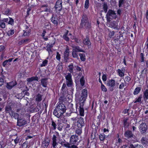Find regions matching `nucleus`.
I'll return each instance as SVG.
<instances>
[{"mask_svg":"<svg viewBox=\"0 0 148 148\" xmlns=\"http://www.w3.org/2000/svg\"><path fill=\"white\" fill-rule=\"evenodd\" d=\"M66 80V83H63L62 86L61 91L63 95H67L68 93L69 88L70 89V91L73 92V83L72 78V75L70 73H68L65 76Z\"/></svg>","mask_w":148,"mask_h":148,"instance_id":"1","label":"nucleus"},{"mask_svg":"<svg viewBox=\"0 0 148 148\" xmlns=\"http://www.w3.org/2000/svg\"><path fill=\"white\" fill-rule=\"evenodd\" d=\"M65 98L61 97L59 99V101L58 102L53 112V115L58 118L61 119L64 113L65 112L66 108L65 105L63 103Z\"/></svg>","mask_w":148,"mask_h":148,"instance_id":"2","label":"nucleus"},{"mask_svg":"<svg viewBox=\"0 0 148 148\" xmlns=\"http://www.w3.org/2000/svg\"><path fill=\"white\" fill-rule=\"evenodd\" d=\"M80 25L81 28L84 29L88 32L91 29V23L89 21L88 16L86 14H84L82 15Z\"/></svg>","mask_w":148,"mask_h":148,"instance_id":"3","label":"nucleus"},{"mask_svg":"<svg viewBox=\"0 0 148 148\" xmlns=\"http://www.w3.org/2000/svg\"><path fill=\"white\" fill-rule=\"evenodd\" d=\"M71 119L74 121L73 123L75 127H83L85 126V121L82 117L77 116L72 118Z\"/></svg>","mask_w":148,"mask_h":148,"instance_id":"4","label":"nucleus"},{"mask_svg":"<svg viewBox=\"0 0 148 148\" xmlns=\"http://www.w3.org/2000/svg\"><path fill=\"white\" fill-rule=\"evenodd\" d=\"M9 20L8 18H3L2 19H0V27L2 29L5 28L6 25L5 23H7L9 25L12 26L14 25V20L11 17H9Z\"/></svg>","mask_w":148,"mask_h":148,"instance_id":"5","label":"nucleus"},{"mask_svg":"<svg viewBox=\"0 0 148 148\" xmlns=\"http://www.w3.org/2000/svg\"><path fill=\"white\" fill-rule=\"evenodd\" d=\"M79 140V138L78 136L76 134L73 135L70 137L69 143L70 145H77L78 143V140Z\"/></svg>","mask_w":148,"mask_h":148,"instance_id":"6","label":"nucleus"},{"mask_svg":"<svg viewBox=\"0 0 148 148\" xmlns=\"http://www.w3.org/2000/svg\"><path fill=\"white\" fill-rule=\"evenodd\" d=\"M62 0H57L54 8L57 12H60L62 8Z\"/></svg>","mask_w":148,"mask_h":148,"instance_id":"7","label":"nucleus"},{"mask_svg":"<svg viewBox=\"0 0 148 148\" xmlns=\"http://www.w3.org/2000/svg\"><path fill=\"white\" fill-rule=\"evenodd\" d=\"M59 18L56 14H53L50 19L51 22L55 26H57L59 24Z\"/></svg>","mask_w":148,"mask_h":148,"instance_id":"8","label":"nucleus"},{"mask_svg":"<svg viewBox=\"0 0 148 148\" xmlns=\"http://www.w3.org/2000/svg\"><path fill=\"white\" fill-rule=\"evenodd\" d=\"M107 86L110 87L109 90L111 91L114 90V87L115 85V80L112 79H109L107 81Z\"/></svg>","mask_w":148,"mask_h":148,"instance_id":"9","label":"nucleus"},{"mask_svg":"<svg viewBox=\"0 0 148 148\" xmlns=\"http://www.w3.org/2000/svg\"><path fill=\"white\" fill-rule=\"evenodd\" d=\"M50 142L49 138L45 137L42 142L41 147L42 148H47L49 145Z\"/></svg>","mask_w":148,"mask_h":148,"instance_id":"10","label":"nucleus"},{"mask_svg":"<svg viewBox=\"0 0 148 148\" xmlns=\"http://www.w3.org/2000/svg\"><path fill=\"white\" fill-rule=\"evenodd\" d=\"M138 128L139 131L142 134H145L147 132V125L144 123H142L140 124Z\"/></svg>","mask_w":148,"mask_h":148,"instance_id":"11","label":"nucleus"},{"mask_svg":"<svg viewBox=\"0 0 148 148\" xmlns=\"http://www.w3.org/2000/svg\"><path fill=\"white\" fill-rule=\"evenodd\" d=\"M27 121L24 118L18 119L17 121V125L20 127H23L26 126L27 124Z\"/></svg>","mask_w":148,"mask_h":148,"instance_id":"12","label":"nucleus"},{"mask_svg":"<svg viewBox=\"0 0 148 148\" xmlns=\"http://www.w3.org/2000/svg\"><path fill=\"white\" fill-rule=\"evenodd\" d=\"M75 71L76 74L77 75V78L78 79L82 75V68L77 65L75 66Z\"/></svg>","mask_w":148,"mask_h":148,"instance_id":"13","label":"nucleus"},{"mask_svg":"<svg viewBox=\"0 0 148 148\" xmlns=\"http://www.w3.org/2000/svg\"><path fill=\"white\" fill-rule=\"evenodd\" d=\"M119 36H117L116 38L114 39V41L116 42V41H118L119 40L120 42L123 41L125 40V38L123 37V34L124 32H121L119 31Z\"/></svg>","mask_w":148,"mask_h":148,"instance_id":"14","label":"nucleus"},{"mask_svg":"<svg viewBox=\"0 0 148 148\" xmlns=\"http://www.w3.org/2000/svg\"><path fill=\"white\" fill-rule=\"evenodd\" d=\"M12 102H10L6 105L5 108V111L6 113H10L12 111Z\"/></svg>","mask_w":148,"mask_h":148,"instance_id":"15","label":"nucleus"},{"mask_svg":"<svg viewBox=\"0 0 148 148\" xmlns=\"http://www.w3.org/2000/svg\"><path fill=\"white\" fill-rule=\"evenodd\" d=\"M109 26L111 28L117 30H119V29L118 23L115 21H113L110 22L109 24Z\"/></svg>","mask_w":148,"mask_h":148,"instance_id":"16","label":"nucleus"},{"mask_svg":"<svg viewBox=\"0 0 148 148\" xmlns=\"http://www.w3.org/2000/svg\"><path fill=\"white\" fill-rule=\"evenodd\" d=\"M17 83L15 81H12L9 83H7L6 87L7 88L11 89L16 86Z\"/></svg>","mask_w":148,"mask_h":148,"instance_id":"17","label":"nucleus"},{"mask_svg":"<svg viewBox=\"0 0 148 148\" xmlns=\"http://www.w3.org/2000/svg\"><path fill=\"white\" fill-rule=\"evenodd\" d=\"M124 135L125 137L128 139L133 137L134 136L132 132L130 130H127L124 133Z\"/></svg>","mask_w":148,"mask_h":148,"instance_id":"18","label":"nucleus"},{"mask_svg":"<svg viewBox=\"0 0 148 148\" xmlns=\"http://www.w3.org/2000/svg\"><path fill=\"white\" fill-rule=\"evenodd\" d=\"M107 14L108 16L112 17L115 19L117 18L115 11L112 9H109Z\"/></svg>","mask_w":148,"mask_h":148,"instance_id":"19","label":"nucleus"},{"mask_svg":"<svg viewBox=\"0 0 148 148\" xmlns=\"http://www.w3.org/2000/svg\"><path fill=\"white\" fill-rule=\"evenodd\" d=\"M83 42L84 44L87 45L89 47L91 45V42L89 38V36L87 35L86 38L83 40Z\"/></svg>","mask_w":148,"mask_h":148,"instance_id":"20","label":"nucleus"},{"mask_svg":"<svg viewBox=\"0 0 148 148\" xmlns=\"http://www.w3.org/2000/svg\"><path fill=\"white\" fill-rule=\"evenodd\" d=\"M88 95V91L86 88L84 89L82 91L81 97L83 100H85Z\"/></svg>","mask_w":148,"mask_h":148,"instance_id":"21","label":"nucleus"},{"mask_svg":"<svg viewBox=\"0 0 148 148\" xmlns=\"http://www.w3.org/2000/svg\"><path fill=\"white\" fill-rule=\"evenodd\" d=\"M79 113V116L82 117L84 116V109L83 106L80 105L78 108Z\"/></svg>","mask_w":148,"mask_h":148,"instance_id":"22","label":"nucleus"},{"mask_svg":"<svg viewBox=\"0 0 148 148\" xmlns=\"http://www.w3.org/2000/svg\"><path fill=\"white\" fill-rule=\"evenodd\" d=\"M124 68H122L121 70L119 69L116 71V72L118 73V75L121 77H123L124 75V73L125 72Z\"/></svg>","mask_w":148,"mask_h":148,"instance_id":"23","label":"nucleus"},{"mask_svg":"<svg viewBox=\"0 0 148 148\" xmlns=\"http://www.w3.org/2000/svg\"><path fill=\"white\" fill-rule=\"evenodd\" d=\"M39 78L40 77H38L37 76H32L31 77L27 78V80L28 82L29 83L33 82L34 81H38L39 79Z\"/></svg>","mask_w":148,"mask_h":148,"instance_id":"24","label":"nucleus"},{"mask_svg":"<svg viewBox=\"0 0 148 148\" xmlns=\"http://www.w3.org/2000/svg\"><path fill=\"white\" fill-rule=\"evenodd\" d=\"M60 144L62 147H66L67 148H69L70 145L69 143L66 141L65 140H64L63 141H61Z\"/></svg>","mask_w":148,"mask_h":148,"instance_id":"25","label":"nucleus"},{"mask_svg":"<svg viewBox=\"0 0 148 148\" xmlns=\"http://www.w3.org/2000/svg\"><path fill=\"white\" fill-rule=\"evenodd\" d=\"M73 51L76 52H84V51L82 49L80 48L79 47L75 46L73 47Z\"/></svg>","mask_w":148,"mask_h":148,"instance_id":"26","label":"nucleus"},{"mask_svg":"<svg viewBox=\"0 0 148 148\" xmlns=\"http://www.w3.org/2000/svg\"><path fill=\"white\" fill-rule=\"evenodd\" d=\"M47 78L42 79L41 80V84L44 87H46L47 86Z\"/></svg>","mask_w":148,"mask_h":148,"instance_id":"27","label":"nucleus"},{"mask_svg":"<svg viewBox=\"0 0 148 148\" xmlns=\"http://www.w3.org/2000/svg\"><path fill=\"white\" fill-rule=\"evenodd\" d=\"M102 118V114L101 112L99 114V115L97 116V119L98 120V121H97V123L96 124L98 125L97 127V129L98 128V126H99L101 122V120Z\"/></svg>","mask_w":148,"mask_h":148,"instance_id":"28","label":"nucleus"},{"mask_svg":"<svg viewBox=\"0 0 148 148\" xmlns=\"http://www.w3.org/2000/svg\"><path fill=\"white\" fill-rule=\"evenodd\" d=\"M64 123H61V122H59L57 123L58 127H57L58 130L59 131H62V128H64Z\"/></svg>","mask_w":148,"mask_h":148,"instance_id":"29","label":"nucleus"},{"mask_svg":"<svg viewBox=\"0 0 148 148\" xmlns=\"http://www.w3.org/2000/svg\"><path fill=\"white\" fill-rule=\"evenodd\" d=\"M128 119L126 117L125 118L123 121V127L124 128H127L129 126V123L127 122Z\"/></svg>","mask_w":148,"mask_h":148,"instance_id":"30","label":"nucleus"},{"mask_svg":"<svg viewBox=\"0 0 148 148\" xmlns=\"http://www.w3.org/2000/svg\"><path fill=\"white\" fill-rule=\"evenodd\" d=\"M143 97V95L142 94H140L138 98H136L135 99V100L134 101V103H140L141 104L142 103L141 99Z\"/></svg>","mask_w":148,"mask_h":148,"instance_id":"31","label":"nucleus"},{"mask_svg":"<svg viewBox=\"0 0 148 148\" xmlns=\"http://www.w3.org/2000/svg\"><path fill=\"white\" fill-rule=\"evenodd\" d=\"M59 133L57 132H55L52 138V140H57V139L59 136Z\"/></svg>","mask_w":148,"mask_h":148,"instance_id":"32","label":"nucleus"},{"mask_svg":"<svg viewBox=\"0 0 148 148\" xmlns=\"http://www.w3.org/2000/svg\"><path fill=\"white\" fill-rule=\"evenodd\" d=\"M76 130L75 131V132L78 134V135H80L82 133V127H75Z\"/></svg>","mask_w":148,"mask_h":148,"instance_id":"33","label":"nucleus"},{"mask_svg":"<svg viewBox=\"0 0 148 148\" xmlns=\"http://www.w3.org/2000/svg\"><path fill=\"white\" fill-rule=\"evenodd\" d=\"M48 6L47 4L42 5L40 7V10H42V11L47 12L48 10V9L47 8Z\"/></svg>","mask_w":148,"mask_h":148,"instance_id":"34","label":"nucleus"},{"mask_svg":"<svg viewBox=\"0 0 148 148\" xmlns=\"http://www.w3.org/2000/svg\"><path fill=\"white\" fill-rule=\"evenodd\" d=\"M143 97L145 100L148 99V89H146L143 92Z\"/></svg>","mask_w":148,"mask_h":148,"instance_id":"35","label":"nucleus"},{"mask_svg":"<svg viewBox=\"0 0 148 148\" xmlns=\"http://www.w3.org/2000/svg\"><path fill=\"white\" fill-rule=\"evenodd\" d=\"M51 125L52 126L51 127V128L52 130H55L56 129L57 127L56 126L58 125H56V122L54 121L52 119H51Z\"/></svg>","mask_w":148,"mask_h":148,"instance_id":"36","label":"nucleus"},{"mask_svg":"<svg viewBox=\"0 0 148 148\" xmlns=\"http://www.w3.org/2000/svg\"><path fill=\"white\" fill-rule=\"evenodd\" d=\"M141 88L140 87H137L134 89L133 92V94L134 95H138L141 91Z\"/></svg>","mask_w":148,"mask_h":148,"instance_id":"37","label":"nucleus"},{"mask_svg":"<svg viewBox=\"0 0 148 148\" xmlns=\"http://www.w3.org/2000/svg\"><path fill=\"white\" fill-rule=\"evenodd\" d=\"M122 143V140L120 138H119L118 140H116L115 145L117 147H118L121 145Z\"/></svg>","mask_w":148,"mask_h":148,"instance_id":"38","label":"nucleus"},{"mask_svg":"<svg viewBox=\"0 0 148 148\" xmlns=\"http://www.w3.org/2000/svg\"><path fill=\"white\" fill-rule=\"evenodd\" d=\"M68 70L70 72L71 74V73H73V72L74 66L73 63H71L68 66Z\"/></svg>","mask_w":148,"mask_h":148,"instance_id":"39","label":"nucleus"},{"mask_svg":"<svg viewBox=\"0 0 148 148\" xmlns=\"http://www.w3.org/2000/svg\"><path fill=\"white\" fill-rule=\"evenodd\" d=\"M46 33V30L44 29L43 30L42 32L41 35V36H42L43 39L45 41H47L48 40V38L47 36L46 37H45V34Z\"/></svg>","mask_w":148,"mask_h":148,"instance_id":"40","label":"nucleus"},{"mask_svg":"<svg viewBox=\"0 0 148 148\" xmlns=\"http://www.w3.org/2000/svg\"><path fill=\"white\" fill-rule=\"evenodd\" d=\"M14 30L13 28H12L10 30H9L7 32V35L9 36L13 35L14 33Z\"/></svg>","mask_w":148,"mask_h":148,"instance_id":"41","label":"nucleus"},{"mask_svg":"<svg viewBox=\"0 0 148 148\" xmlns=\"http://www.w3.org/2000/svg\"><path fill=\"white\" fill-rule=\"evenodd\" d=\"M79 56L80 57V59L81 61H84L86 60V56L83 53H79Z\"/></svg>","mask_w":148,"mask_h":148,"instance_id":"42","label":"nucleus"},{"mask_svg":"<svg viewBox=\"0 0 148 148\" xmlns=\"http://www.w3.org/2000/svg\"><path fill=\"white\" fill-rule=\"evenodd\" d=\"M80 85L81 86H83L84 85L85 80L84 76L82 75L81 76V77L80 79Z\"/></svg>","mask_w":148,"mask_h":148,"instance_id":"43","label":"nucleus"},{"mask_svg":"<svg viewBox=\"0 0 148 148\" xmlns=\"http://www.w3.org/2000/svg\"><path fill=\"white\" fill-rule=\"evenodd\" d=\"M106 135L103 133L100 134L99 135V138L101 141H103L105 138Z\"/></svg>","mask_w":148,"mask_h":148,"instance_id":"44","label":"nucleus"},{"mask_svg":"<svg viewBox=\"0 0 148 148\" xmlns=\"http://www.w3.org/2000/svg\"><path fill=\"white\" fill-rule=\"evenodd\" d=\"M69 50L68 46L66 48V49L64 51V56H69Z\"/></svg>","mask_w":148,"mask_h":148,"instance_id":"45","label":"nucleus"},{"mask_svg":"<svg viewBox=\"0 0 148 148\" xmlns=\"http://www.w3.org/2000/svg\"><path fill=\"white\" fill-rule=\"evenodd\" d=\"M89 0H86L84 3V8L86 9H88L89 8Z\"/></svg>","mask_w":148,"mask_h":148,"instance_id":"46","label":"nucleus"},{"mask_svg":"<svg viewBox=\"0 0 148 148\" xmlns=\"http://www.w3.org/2000/svg\"><path fill=\"white\" fill-rule=\"evenodd\" d=\"M36 101L38 102H40L42 100V96L40 94H38L36 96Z\"/></svg>","mask_w":148,"mask_h":148,"instance_id":"47","label":"nucleus"},{"mask_svg":"<svg viewBox=\"0 0 148 148\" xmlns=\"http://www.w3.org/2000/svg\"><path fill=\"white\" fill-rule=\"evenodd\" d=\"M70 124L67 123H65L64 124V129L67 130H69L70 129Z\"/></svg>","mask_w":148,"mask_h":148,"instance_id":"48","label":"nucleus"},{"mask_svg":"<svg viewBox=\"0 0 148 148\" xmlns=\"http://www.w3.org/2000/svg\"><path fill=\"white\" fill-rule=\"evenodd\" d=\"M5 77L3 75H1V77H0V86L2 85L4 83Z\"/></svg>","mask_w":148,"mask_h":148,"instance_id":"49","label":"nucleus"},{"mask_svg":"<svg viewBox=\"0 0 148 148\" xmlns=\"http://www.w3.org/2000/svg\"><path fill=\"white\" fill-rule=\"evenodd\" d=\"M103 8L104 12L105 13H106L108 9V6L106 3H103Z\"/></svg>","mask_w":148,"mask_h":148,"instance_id":"50","label":"nucleus"},{"mask_svg":"<svg viewBox=\"0 0 148 148\" xmlns=\"http://www.w3.org/2000/svg\"><path fill=\"white\" fill-rule=\"evenodd\" d=\"M24 33L23 36H27L29 35V33L30 32V29L29 30H23Z\"/></svg>","mask_w":148,"mask_h":148,"instance_id":"51","label":"nucleus"},{"mask_svg":"<svg viewBox=\"0 0 148 148\" xmlns=\"http://www.w3.org/2000/svg\"><path fill=\"white\" fill-rule=\"evenodd\" d=\"M48 61L47 60H44L42 63V64L40 65L41 67L45 66L48 64Z\"/></svg>","mask_w":148,"mask_h":148,"instance_id":"52","label":"nucleus"},{"mask_svg":"<svg viewBox=\"0 0 148 148\" xmlns=\"http://www.w3.org/2000/svg\"><path fill=\"white\" fill-rule=\"evenodd\" d=\"M124 81L125 83L123 82H122L119 86V88L120 89H122L125 86V84L126 82L125 80H124Z\"/></svg>","mask_w":148,"mask_h":148,"instance_id":"53","label":"nucleus"},{"mask_svg":"<svg viewBox=\"0 0 148 148\" xmlns=\"http://www.w3.org/2000/svg\"><path fill=\"white\" fill-rule=\"evenodd\" d=\"M11 14L10 10L8 8H7L4 11V14L7 16Z\"/></svg>","mask_w":148,"mask_h":148,"instance_id":"54","label":"nucleus"},{"mask_svg":"<svg viewBox=\"0 0 148 148\" xmlns=\"http://www.w3.org/2000/svg\"><path fill=\"white\" fill-rule=\"evenodd\" d=\"M55 44V42L53 43V44H49V43L47 44V49H52L53 47V46Z\"/></svg>","mask_w":148,"mask_h":148,"instance_id":"55","label":"nucleus"},{"mask_svg":"<svg viewBox=\"0 0 148 148\" xmlns=\"http://www.w3.org/2000/svg\"><path fill=\"white\" fill-rule=\"evenodd\" d=\"M28 143L27 141L24 142L22 145V148H27L28 147Z\"/></svg>","mask_w":148,"mask_h":148,"instance_id":"56","label":"nucleus"},{"mask_svg":"<svg viewBox=\"0 0 148 148\" xmlns=\"http://www.w3.org/2000/svg\"><path fill=\"white\" fill-rule=\"evenodd\" d=\"M77 53L72 51V55L73 58H78V56Z\"/></svg>","mask_w":148,"mask_h":148,"instance_id":"57","label":"nucleus"},{"mask_svg":"<svg viewBox=\"0 0 148 148\" xmlns=\"http://www.w3.org/2000/svg\"><path fill=\"white\" fill-rule=\"evenodd\" d=\"M62 116L60 120L61 121V123H65L67 122V120L64 117L62 118Z\"/></svg>","mask_w":148,"mask_h":148,"instance_id":"58","label":"nucleus"},{"mask_svg":"<svg viewBox=\"0 0 148 148\" xmlns=\"http://www.w3.org/2000/svg\"><path fill=\"white\" fill-rule=\"evenodd\" d=\"M56 58L57 60L59 61H60L61 59V55L58 52H57L56 53Z\"/></svg>","mask_w":148,"mask_h":148,"instance_id":"59","label":"nucleus"},{"mask_svg":"<svg viewBox=\"0 0 148 148\" xmlns=\"http://www.w3.org/2000/svg\"><path fill=\"white\" fill-rule=\"evenodd\" d=\"M101 88L102 90L105 92H106L107 91V89L106 88L104 85L103 84H101Z\"/></svg>","mask_w":148,"mask_h":148,"instance_id":"60","label":"nucleus"},{"mask_svg":"<svg viewBox=\"0 0 148 148\" xmlns=\"http://www.w3.org/2000/svg\"><path fill=\"white\" fill-rule=\"evenodd\" d=\"M73 104L71 103H69L68 104V106L70 108L72 112L74 111V108H73Z\"/></svg>","mask_w":148,"mask_h":148,"instance_id":"61","label":"nucleus"},{"mask_svg":"<svg viewBox=\"0 0 148 148\" xmlns=\"http://www.w3.org/2000/svg\"><path fill=\"white\" fill-rule=\"evenodd\" d=\"M125 3V0H119V8L122 6V5Z\"/></svg>","mask_w":148,"mask_h":148,"instance_id":"62","label":"nucleus"},{"mask_svg":"<svg viewBox=\"0 0 148 148\" xmlns=\"http://www.w3.org/2000/svg\"><path fill=\"white\" fill-rule=\"evenodd\" d=\"M147 71V68H144V69L141 72L140 76L143 75L144 74H147L146 73Z\"/></svg>","mask_w":148,"mask_h":148,"instance_id":"63","label":"nucleus"},{"mask_svg":"<svg viewBox=\"0 0 148 148\" xmlns=\"http://www.w3.org/2000/svg\"><path fill=\"white\" fill-rule=\"evenodd\" d=\"M62 38L66 42H69V38L67 36H63Z\"/></svg>","mask_w":148,"mask_h":148,"instance_id":"64","label":"nucleus"}]
</instances>
